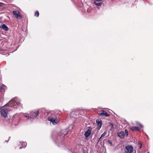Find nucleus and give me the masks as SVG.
I'll list each match as a JSON object with an SVG mask.
<instances>
[{
    "instance_id": "nucleus-1",
    "label": "nucleus",
    "mask_w": 153,
    "mask_h": 153,
    "mask_svg": "<svg viewBox=\"0 0 153 153\" xmlns=\"http://www.w3.org/2000/svg\"><path fill=\"white\" fill-rule=\"evenodd\" d=\"M48 120L53 124L56 125L59 122L60 118L57 115L54 113L48 118Z\"/></svg>"
},
{
    "instance_id": "nucleus-2",
    "label": "nucleus",
    "mask_w": 153,
    "mask_h": 153,
    "mask_svg": "<svg viewBox=\"0 0 153 153\" xmlns=\"http://www.w3.org/2000/svg\"><path fill=\"white\" fill-rule=\"evenodd\" d=\"M44 110L39 109L38 110H36L33 112L32 111L30 113V116L28 115V114H25L24 116L26 117L27 119H30L31 118H33L36 117L39 114H42V112Z\"/></svg>"
},
{
    "instance_id": "nucleus-3",
    "label": "nucleus",
    "mask_w": 153,
    "mask_h": 153,
    "mask_svg": "<svg viewBox=\"0 0 153 153\" xmlns=\"http://www.w3.org/2000/svg\"><path fill=\"white\" fill-rule=\"evenodd\" d=\"M7 107H8L7 104H6L0 108V112L1 115L4 118H5L7 116L8 113V110L9 108H7Z\"/></svg>"
},
{
    "instance_id": "nucleus-4",
    "label": "nucleus",
    "mask_w": 153,
    "mask_h": 153,
    "mask_svg": "<svg viewBox=\"0 0 153 153\" xmlns=\"http://www.w3.org/2000/svg\"><path fill=\"white\" fill-rule=\"evenodd\" d=\"M7 104L8 107L10 106L15 108H17L18 105V103L16 102L15 99H14L9 101Z\"/></svg>"
},
{
    "instance_id": "nucleus-5",
    "label": "nucleus",
    "mask_w": 153,
    "mask_h": 153,
    "mask_svg": "<svg viewBox=\"0 0 153 153\" xmlns=\"http://www.w3.org/2000/svg\"><path fill=\"white\" fill-rule=\"evenodd\" d=\"M133 150V147L131 146H126L125 147V151L126 153H132Z\"/></svg>"
},
{
    "instance_id": "nucleus-6",
    "label": "nucleus",
    "mask_w": 153,
    "mask_h": 153,
    "mask_svg": "<svg viewBox=\"0 0 153 153\" xmlns=\"http://www.w3.org/2000/svg\"><path fill=\"white\" fill-rule=\"evenodd\" d=\"M13 14L16 16V18L19 19H21L22 18V17L20 13L17 10H13Z\"/></svg>"
},
{
    "instance_id": "nucleus-7",
    "label": "nucleus",
    "mask_w": 153,
    "mask_h": 153,
    "mask_svg": "<svg viewBox=\"0 0 153 153\" xmlns=\"http://www.w3.org/2000/svg\"><path fill=\"white\" fill-rule=\"evenodd\" d=\"M92 130V128H90L88 129L86 132H85L84 135L85 138L88 137L91 134V132Z\"/></svg>"
},
{
    "instance_id": "nucleus-8",
    "label": "nucleus",
    "mask_w": 153,
    "mask_h": 153,
    "mask_svg": "<svg viewBox=\"0 0 153 153\" xmlns=\"http://www.w3.org/2000/svg\"><path fill=\"white\" fill-rule=\"evenodd\" d=\"M96 122L97 125V129L99 130L100 129L102 126V121L101 120L97 119Z\"/></svg>"
},
{
    "instance_id": "nucleus-9",
    "label": "nucleus",
    "mask_w": 153,
    "mask_h": 153,
    "mask_svg": "<svg viewBox=\"0 0 153 153\" xmlns=\"http://www.w3.org/2000/svg\"><path fill=\"white\" fill-rule=\"evenodd\" d=\"M99 114L100 115L105 116L106 117H108L109 116V115L106 111L103 110L100 111V112Z\"/></svg>"
},
{
    "instance_id": "nucleus-10",
    "label": "nucleus",
    "mask_w": 153,
    "mask_h": 153,
    "mask_svg": "<svg viewBox=\"0 0 153 153\" xmlns=\"http://www.w3.org/2000/svg\"><path fill=\"white\" fill-rule=\"evenodd\" d=\"M0 27L5 31H7L8 30L7 26L4 24H2L1 26H0Z\"/></svg>"
},
{
    "instance_id": "nucleus-11",
    "label": "nucleus",
    "mask_w": 153,
    "mask_h": 153,
    "mask_svg": "<svg viewBox=\"0 0 153 153\" xmlns=\"http://www.w3.org/2000/svg\"><path fill=\"white\" fill-rule=\"evenodd\" d=\"M6 86L4 85H2L0 86V91H1L2 93H4L5 91V90L6 89Z\"/></svg>"
},
{
    "instance_id": "nucleus-12",
    "label": "nucleus",
    "mask_w": 153,
    "mask_h": 153,
    "mask_svg": "<svg viewBox=\"0 0 153 153\" xmlns=\"http://www.w3.org/2000/svg\"><path fill=\"white\" fill-rule=\"evenodd\" d=\"M130 129L133 131H139L140 130V129L138 127L136 126H132L130 128Z\"/></svg>"
},
{
    "instance_id": "nucleus-13",
    "label": "nucleus",
    "mask_w": 153,
    "mask_h": 153,
    "mask_svg": "<svg viewBox=\"0 0 153 153\" xmlns=\"http://www.w3.org/2000/svg\"><path fill=\"white\" fill-rule=\"evenodd\" d=\"M118 136L121 138H123L125 136V133L123 131H120L118 134Z\"/></svg>"
},
{
    "instance_id": "nucleus-14",
    "label": "nucleus",
    "mask_w": 153,
    "mask_h": 153,
    "mask_svg": "<svg viewBox=\"0 0 153 153\" xmlns=\"http://www.w3.org/2000/svg\"><path fill=\"white\" fill-rule=\"evenodd\" d=\"M94 3L96 5L98 6H100L102 4V2H94Z\"/></svg>"
},
{
    "instance_id": "nucleus-15",
    "label": "nucleus",
    "mask_w": 153,
    "mask_h": 153,
    "mask_svg": "<svg viewBox=\"0 0 153 153\" xmlns=\"http://www.w3.org/2000/svg\"><path fill=\"white\" fill-rule=\"evenodd\" d=\"M22 145L23 146V148H25L26 146L27 143L26 142H23L22 143Z\"/></svg>"
},
{
    "instance_id": "nucleus-16",
    "label": "nucleus",
    "mask_w": 153,
    "mask_h": 153,
    "mask_svg": "<svg viewBox=\"0 0 153 153\" xmlns=\"http://www.w3.org/2000/svg\"><path fill=\"white\" fill-rule=\"evenodd\" d=\"M106 131L104 132L101 135L100 137L99 138V140L102 137H104L106 134Z\"/></svg>"
},
{
    "instance_id": "nucleus-17",
    "label": "nucleus",
    "mask_w": 153,
    "mask_h": 153,
    "mask_svg": "<svg viewBox=\"0 0 153 153\" xmlns=\"http://www.w3.org/2000/svg\"><path fill=\"white\" fill-rule=\"evenodd\" d=\"M35 16L37 17H38L39 16V12L38 11H36L35 14Z\"/></svg>"
},
{
    "instance_id": "nucleus-18",
    "label": "nucleus",
    "mask_w": 153,
    "mask_h": 153,
    "mask_svg": "<svg viewBox=\"0 0 153 153\" xmlns=\"http://www.w3.org/2000/svg\"><path fill=\"white\" fill-rule=\"evenodd\" d=\"M125 133L126 135L127 136H128V130L127 129H126L125 130Z\"/></svg>"
},
{
    "instance_id": "nucleus-19",
    "label": "nucleus",
    "mask_w": 153,
    "mask_h": 153,
    "mask_svg": "<svg viewBox=\"0 0 153 153\" xmlns=\"http://www.w3.org/2000/svg\"><path fill=\"white\" fill-rule=\"evenodd\" d=\"M102 0H95L94 2H102Z\"/></svg>"
},
{
    "instance_id": "nucleus-20",
    "label": "nucleus",
    "mask_w": 153,
    "mask_h": 153,
    "mask_svg": "<svg viewBox=\"0 0 153 153\" xmlns=\"http://www.w3.org/2000/svg\"><path fill=\"white\" fill-rule=\"evenodd\" d=\"M137 124L138 125H140L142 128L143 127V126L142 124H140V123H137Z\"/></svg>"
},
{
    "instance_id": "nucleus-21",
    "label": "nucleus",
    "mask_w": 153,
    "mask_h": 153,
    "mask_svg": "<svg viewBox=\"0 0 153 153\" xmlns=\"http://www.w3.org/2000/svg\"><path fill=\"white\" fill-rule=\"evenodd\" d=\"M108 143L111 144H112V142H111L110 140H108Z\"/></svg>"
},
{
    "instance_id": "nucleus-22",
    "label": "nucleus",
    "mask_w": 153,
    "mask_h": 153,
    "mask_svg": "<svg viewBox=\"0 0 153 153\" xmlns=\"http://www.w3.org/2000/svg\"><path fill=\"white\" fill-rule=\"evenodd\" d=\"M10 137H9V138L8 139V140H7V141H6H6H6H6L8 142V140H9V139H10Z\"/></svg>"
},
{
    "instance_id": "nucleus-23",
    "label": "nucleus",
    "mask_w": 153,
    "mask_h": 153,
    "mask_svg": "<svg viewBox=\"0 0 153 153\" xmlns=\"http://www.w3.org/2000/svg\"><path fill=\"white\" fill-rule=\"evenodd\" d=\"M141 147H142V145H141L140 146V149H141Z\"/></svg>"
},
{
    "instance_id": "nucleus-24",
    "label": "nucleus",
    "mask_w": 153,
    "mask_h": 153,
    "mask_svg": "<svg viewBox=\"0 0 153 153\" xmlns=\"http://www.w3.org/2000/svg\"><path fill=\"white\" fill-rule=\"evenodd\" d=\"M22 147H20V149H22Z\"/></svg>"
},
{
    "instance_id": "nucleus-25",
    "label": "nucleus",
    "mask_w": 153,
    "mask_h": 153,
    "mask_svg": "<svg viewBox=\"0 0 153 153\" xmlns=\"http://www.w3.org/2000/svg\"><path fill=\"white\" fill-rule=\"evenodd\" d=\"M0 4H3V3L1 2H0Z\"/></svg>"
},
{
    "instance_id": "nucleus-26",
    "label": "nucleus",
    "mask_w": 153,
    "mask_h": 153,
    "mask_svg": "<svg viewBox=\"0 0 153 153\" xmlns=\"http://www.w3.org/2000/svg\"><path fill=\"white\" fill-rule=\"evenodd\" d=\"M147 153H149V152H148Z\"/></svg>"
}]
</instances>
